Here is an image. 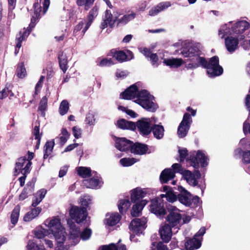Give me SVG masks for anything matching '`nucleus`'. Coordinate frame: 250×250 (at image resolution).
<instances>
[{"mask_svg":"<svg viewBox=\"0 0 250 250\" xmlns=\"http://www.w3.org/2000/svg\"><path fill=\"white\" fill-rule=\"evenodd\" d=\"M181 53L188 61H199L201 66L207 69V73L210 78H214L222 75L223 73V67L219 65V59L217 56L210 58L208 61L203 57H200L201 51L195 46L188 45L183 47Z\"/></svg>","mask_w":250,"mask_h":250,"instance_id":"nucleus-1","label":"nucleus"},{"mask_svg":"<svg viewBox=\"0 0 250 250\" xmlns=\"http://www.w3.org/2000/svg\"><path fill=\"white\" fill-rule=\"evenodd\" d=\"M208 157L201 150L190 152L189 157L187 158V161L189 162L191 166L195 169L193 172L189 170H186L184 173V176L188 184L193 187L198 186L201 188V186L198 185V179L201 178V173L199 170V164L202 167H206L208 163L207 160Z\"/></svg>","mask_w":250,"mask_h":250,"instance_id":"nucleus-2","label":"nucleus"},{"mask_svg":"<svg viewBox=\"0 0 250 250\" xmlns=\"http://www.w3.org/2000/svg\"><path fill=\"white\" fill-rule=\"evenodd\" d=\"M151 97L153 98L147 90L145 89L139 90L136 97V99L134 102L147 111L154 112L158 108V105L152 101L150 99Z\"/></svg>","mask_w":250,"mask_h":250,"instance_id":"nucleus-3","label":"nucleus"},{"mask_svg":"<svg viewBox=\"0 0 250 250\" xmlns=\"http://www.w3.org/2000/svg\"><path fill=\"white\" fill-rule=\"evenodd\" d=\"M48 226L54 236L58 246L61 247L66 240V233L64 228L61 225L60 219L53 218L49 221Z\"/></svg>","mask_w":250,"mask_h":250,"instance_id":"nucleus-4","label":"nucleus"},{"mask_svg":"<svg viewBox=\"0 0 250 250\" xmlns=\"http://www.w3.org/2000/svg\"><path fill=\"white\" fill-rule=\"evenodd\" d=\"M107 55L112 57L119 63L129 61L133 59L134 57L131 51L128 49L120 50L118 48L111 49Z\"/></svg>","mask_w":250,"mask_h":250,"instance_id":"nucleus-5","label":"nucleus"},{"mask_svg":"<svg viewBox=\"0 0 250 250\" xmlns=\"http://www.w3.org/2000/svg\"><path fill=\"white\" fill-rule=\"evenodd\" d=\"M167 209L168 215L166 217V221L168 224L171 225L172 227H175L180 224L182 219L180 210L174 206L167 207Z\"/></svg>","mask_w":250,"mask_h":250,"instance_id":"nucleus-6","label":"nucleus"},{"mask_svg":"<svg viewBox=\"0 0 250 250\" xmlns=\"http://www.w3.org/2000/svg\"><path fill=\"white\" fill-rule=\"evenodd\" d=\"M113 14L114 16L110 10L108 9L105 10L103 21L101 23V29H104L108 26L111 28L114 26L117 20V18H118L121 14L119 12V10H117L115 12H114Z\"/></svg>","mask_w":250,"mask_h":250,"instance_id":"nucleus-7","label":"nucleus"},{"mask_svg":"<svg viewBox=\"0 0 250 250\" xmlns=\"http://www.w3.org/2000/svg\"><path fill=\"white\" fill-rule=\"evenodd\" d=\"M164 204L163 201L157 197L151 201L150 210L157 216L163 218L167 214V209L164 207Z\"/></svg>","mask_w":250,"mask_h":250,"instance_id":"nucleus-8","label":"nucleus"},{"mask_svg":"<svg viewBox=\"0 0 250 250\" xmlns=\"http://www.w3.org/2000/svg\"><path fill=\"white\" fill-rule=\"evenodd\" d=\"M69 212L71 218L77 224L82 223L88 215L87 211H84L83 208L76 206H72Z\"/></svg>","mask_w":250,"mask_h":250,"instance_id":"nucleus-9","label":"nucleus"},{"mask_svg":"<svg viewBox=\"0 0 250 250\" xmlns=\"http://www.w3.org/2000/svg\"><path fill=\"white\" fill-rule=\"evenodd\" d=\"M135 124L140 134L143 136H147L151 132L152 126L149 118H142Z\"/></svg>","mask_w":250,"mask_h":250,"instance_id":"nucleus-10","label":"nucleus"},{"mask_svg":"<svg viewBox=\"0 0 250 250\" xmlns=\"http://www.w3.org/2000/svg\"><path fill=\"white\" fill-rule=\"evenodd\" d=\"M145 218L140 219L136 218L133 219L129 226V229L137 235L142 233L146 229V221Z\"/></svg>","mask_w":250,"mask_h":250,"instance_id":"nucleus-11","label":"nucleus"},{"mask_svg":"<svg viewBox=\"0 0 250 250\" xmlns=\"http://www.w3.org/2000/svg\"><path fill=\"white\" fill-rule=\"evenodd\" d=\"M133 142L125 138H118L115 141V146L117 149L121 151H130Z\"/></svg>","mask_w":250,"mask_h":250,"instance_id":"nucleus-12","label":"nucleus"},{"mask_svg":"<svg viewBox=\"0 0 250 250\" xmlns=\"http://www.w3.org/2000/svg\"><path fill=\"white\" fill-rule=\"evenodd\" d=\"M178 190L180 192V193L177 195V199H178L179 201L187 207L191 206L192 203L190 199V197L191 196L190 193L182 186L178 187Z\"/></svg>","mask_w":250,"mask_h":250,"instance_id":"nucleus-13","label":"nucleus"},{"mask_svg":"<svg viewBox=\"0 0 250 250\" xmlns=\"http://www.w3.org/2000/svg\"><path fill=\"white\" fill-rule=\"evenodd\" d=\"M139 89L136 84H133L126 88L120 94L122 99L125 100H132L136 98Z\"/></svg>","mask_w":250,"mask_h":250,"instance_id":"nucleus-14","label":"nucleus"},{"mask_svg":"<svg viewBox=\"0 0 250 250\" xmlns=\"http://www.w3.org/2000/svg\"><path fill=\"white\" fill-rule=\"evenodd\" d=\"M172 228L171 225L165 224L160 229L159 233L161 238L165 243H168L171 238Z\"/></svg>","mask_w":250,"mask_h":250,"instance_id":"nucleus-15","label":"nucleus"},{"mask_svg":"<svg viewBox=\"0 0 250 250\" xmlns=\"http://www.w3.org/2000/svg\"><path fill=\"white\" fill-rule=\"evenodd\" d=\"M225 44L227 50L232 53L238 48L239 40L237 38L228 36L225 38Z\"/></svg>","mask_w":250,"mask_h":250,"instance_id":"nucleus-16","label":"nucleus"},{"mask_svg":"<svg viewBox=\"0 0 250 250\" xmlns=\"http://www.w3.org/2000/svg\"><path fill=\"white\" fill-rule=\"evenodd\" d=\"M99 8L98 6L95 5L93 8L89 11L88 15L87 16V21L86 23L85 26L83 29L82 32L84 34L85 32L89 28L92 23L94 21V19L98 15Z\"/></svg>","mask_w":250,"mask_h":250,"instance_id":"nucleus-17","label":"nucleus"},{"mask_svg":"<svg viewBox=\"0 0 250 250\" xmlns=\"http://www.w3.org/2000/svg\"><path fill=\"white\" fill-rule=\"evenodd\" d=\"M250 23L246 21H241L236 22L232 27L231 30L236 34L243 33L250 28Z\"/></svg>","mask_w":250,"mask_h":250,"instance_id":"nucleus-18","label":"nucleus"},{"mask_svg":"<svg viewBox=\"0 0 250 250\" xmlns=\"http://www.w3.org/2000/svg\"><path fill=\"white\" fill-rule=\"evenodd\" d=\"M148 150V148L147 145L136 142L133 143L130 152L135 155H142L146 154Z\"/></svg>","mask_w":250,"mask_h":250,"instance_id":"nucleus-19","label":"nucleus"},{"mask_svg":"<svg viewBox=\"0 0 250 250\" xmlns=\"http://www.w3.org/2000/svg\"><path fill=\"white\" fill-rule=\"evenodd\" d=\"M100 184V178L97 175L96 172H95V175L93 177L89 179H84L83 180V186L86 188L95 189L98 188Z\"/></svg>","mask_w":250,"mask_h":250,"instance_id":"nucleus-20","label":"nucleus"},{"mask_svg":"<svg viewBox=\"0 0 250 250\" xmlns=\"http://www.w3.org/2000/svg\"><path fill=\"white\" fill-rule=\"evenodd\" d=\"M146 192L140 188H136L131 190V202L136 203L146 196Z\"/></svg>","mask_w":250,"mask_h":250,"instance_id":"nucleus-21","label":"nucleus"},{"mask_svg":"<svg viewBox=\"0 0 250 250\" xmlns=\"http://www.w3.org/2000/svg\"><path fill=\"white\" fill-rule=\"evenodd\" d=\"M148 201L146 200H142L140 202L134 203L131 210V214L133 217H138L140 215L144 207L147 204Z\"/></svg>","mask_w":250,"mask_h":250,"instance_id":"nucleus-22","label":"nucleus"},{"mask_svg":"<svg viewBox=\"0 0 250 250\" xmlns=\"http://www.w3.org/2000/svg\"><path fill=\"white\" fill-rule=\"evenodd\" d=\"M118 127L122 129H128L134 131L136 129L135 123L132 121H128L124 119H121L117 122Z\"/></svg>","mask_w":250,"mask_h":250,"instance_id":"nucleus-23","label":"nucleus"},{"mask_svg":"<svg viewBox=\"0 0 250 250\" xmlns=\"http://www.w3.org/2000/svg\"><path fill=\"white\" fill-rule=\"evenodd\" d=\"M59 66L62 72L65 73L68 69V58L63 51H60L58 54Z\"/></svg>","mask_w":250,"mask_h":250,"instance_id":"nucleus-24","label":"nucleus"},{"mask_svg":"<svg viewBox=\"0 0 250 250\" xmlns=\"http://www.w3.org/2000/svg\"><path fill=\"white\" fill-rule=\"evenodd\" d=\"M30 33V29L28 30L25 28H24L22 30H21L19 32L15 40L17 43V48H20L21 47L22 42L26 40Z\"/></svg>","mask_w":250,"mask_h":250,"instance_id":"nucleus-25","label":"nucleus"},{"mask_svg":"<svg viewBox=\"0 0 250 250\" xmlns=\"http://www.w3.org/2000/svg\"><path fill=\"white\" fill-rule=\"evenodd\" d=\"M174 176V172L171 169L166 168L161 172L160 176V180L162 184L167 183L169 180L173 179Z\"/></svg>","mask_w":250,"mask_h":250,"instance_id":"nucleus-26","label":"nucleus"},{"mask_svg":"<svg viewBox=\"0 0 250 250\" xmlns=\"http://www.w3.org/2000/svg\"><path fill=\"white\" fill-rule=\"evenodd\" d=\"M201 246V241L195 238H189L185 244V248L186 250H194L199 249Z\"/></svg>","mask_w":250,"mask_h":250,"instance_id":"nucleus-27","label":"nucleus"},{"mask_svg":"<svg viewBox=\"0 0 250 250\" xmlns=\"http://www.w3.org/2000/svg\"><path fill=\"white\" fill-rule=\"evenodd\" d=\"M34 208L27 212L23 217V220L25 222H29L37 217L42 211L41 207H34Z\"/></svg>","mask_w":250,"mask_h":250,"instance_id":"nucleus-28","label":"nucleus"},{"mask_svg":"<svg viewBox=\"0 0 250 250\" xmlns=\"http://www.w3.org/2000/svg\"><path fill=\"white\" fill-rule=\"evenodd\" d=\"M136 17V14L134 13H131V14H125L122 17L119 19L117 18L116 21L117 26H122L127 24L129 21L133 20Z\"/></svg>","mask_w":250,"mask_h":250,"instance_id":"nucleus-29","label":"nucleus"},{"mask_svg":"<svg viewBox=\"0 0 250 250\" xmlns=\"http://www.w3.org/2000/svg\"><path fill=\"white\" fill-rule=\"evenodd\" d=\"M47 193L46 189L42 188L37 192L35 194V198L32 200L31 206L33 207H37L44 198Z\"/></svg>","mask_w":250,"mask_h":250,"instance_id":"nucleus-30","label":"nucleus"},{"mask_svg":"<svg viewBox=\"0 0 250 250\" xmlns=\"http://www.w3.org/2000/svg\"><path fill=\"white\" fill-rule=\"evenodd\" d=\"M55 146L54 140H52L51 141H47L43 147V158L44 160L46 159L49 156L51 155L54 146Z\"/></svg>","mask_w":250,"mask_h":250,"instance_id":"nucleus-31","label":"nucleus"},{"mask_svg":"<svg viewBox=\"0 0 250 250\" xmlns=\"http://www.w3.org/2000/svg\"><path fill=\"white\" fill-rule=\"evenodd\" d=\"M163 62L171 68H178L182 64L183 61L182 59L179 58L166 59H164Z\"/></svg>","mask_w":250,"mask_h":250,"instance_id":"nucleus-32","label":"nucleus"},{"mask_svg":"<svg viewBox=\"0 0 250 250\" xmlns=\"http://www.w3.org/2000/svg\"><path fill=\"white\" fill-rule=\"evenodd\" d=\"M152 131L155 138L162 139L164 134V128L163 125L154 124L151 126Z\"/></svg>","mask_w":250,"mask_h":250,"instance_id":"nucleus-33","label":"nucleus"},{"mask_svg":"<svg viewBox=\"0 0 250 250\" xmlns=\"http://www.w3.org/2000/svg\"><path fill=\"white\" fill-rule=\"evenodd\" d=\"M121 219V216L118 213H112L106 218V224L109 226H114L120 222Z\"/></svg>","mask_w":250,"mask_h":250,"instance_id":"nucleus-34","label":"nucleus"},{"mask_svg":"<svg viewBox=\"0 0 250 250\" xmlns=\"http://www.w3.org/2000/svg\"><path fill=\"white\" fill-rule=\"evenodd\" d=\"M77 173L82 178H86L92 176L90 167H77Z\"/></svg>","mask_w":250,"mask_h":250,"instance_id":"nucleus-35","label":"nucleus"},{"mask_svg":"<svg viewBox=\"0 0 250 250\" xmlns=\"http://www.w3.org/2000/svg\"><path fill=\"white\" fill-rule=\"evenodd\" d=\"M20 212V206L17 205L13 209L10 216L11 223L14 225H15L18 221Z\"/></svg>","mask_w":250,"mask_h":250,"instance_id":"nucleus-36","label":"nucleus"},{"mask_svg":"<svg viewBox=\"0 0 250 250\" xmlns=\"http://www.w3.org/2000/svg\"><path fill=\"white\" fill-rule=\"evenodd\" d=\"M16 73L18 78L22 79L26 75V70L23 62L18 63Z\"/></svg>","mask_w":250,"mask_h":250,"instance_id":"nucleus-37","label":"nucleus"},{"mask_svg":"<svg viewBox=\"0 0 250 250\" xmlns=\"http://www.w3.org/2000/svg\"><path fill=\"white\" fill-rule=\"evenodd\" d=\"M96 0H77L76 4L78 6H83L85 11L88 10L93 5Z\"/></svg>","mask_w":250,"mask_h":250,"instance_id":"nucleus-38","label":"nucleus"},{"mask_svg":"<svg viewBox=\"0 0 250 250\" xmlns=\"http://www.w3.org/2000/svg\"><path fill=\"white\" fill-rule=\"evenodd\" d=\"M130 202L128 199L120 200L118 205L120 212L123 214L124 212H125L130 207Z\"/></svg>","mask_w":250,"mask_h":250,"instance_id":"nucleus-39","label":"nucleus"},{"mask_svg":"<svg viewBox=\"0 0 250 250\" xmlns=\"http://www.w3.org/2000/svg\"><path fill=\"white\" fill-rule=\"evenodd\" d=\"M36 182V178H32L29 181L26 185V186L23 188V190L28 194L29 196L32 195L35 188V183Z\"/></svg>","mask_w":250,"mask_h":250,"instance_id":"nucleus-40","label":"nucleus"},{"mask_svg":"<svg viewBox=\"0 0 250 250\" xmlns=\"http://www.w3.org/2000/svg\"><path fill=\"white\" fill-rule=\"evenodd\" d=\"M189 126L182 124L180 123L177 130V134L180 138H184L186 136L190 128Z\"/></svg>","mask_w":250,"mask_h":250,"instance_id":"nucleus-41","label":"nucleus"},{"mask_svg":"<svg viewBox=\"0 0 250 250\" xmlns=\"http://www.w3.org/2000/svg\"><path fill=\"white\" fill-rule=\"evenodd\" d=\"M28 250H45L43 243L38 244L37 242L29 241L27 245Z\"/></svg>","mask_w":250,"mask_h":250,"instance_id":"nucleus-42","label":"nucleus"},{"mask_svg":"<svg viewBox=\"0 0 250 250\" xmlns=\"http://www.w3.org/2000/svg\"><path fill=\"white\" fill-rule=\"evenodd\" d=\"M48 99L46 96H43L39 103L38 111H40L42 116H45V111L47 108Z\"/></svg>","mask_w":250,"mask_h":250,"instance_id":"nucleus-43","label":"nucleus"},{"mask_svg":"<svg viewBox=\"0 0 250 250\" xmlns=\"http://www.w3.org/2000/svg\"><path fill=\"white\" fill-rule=\"evenodd\" d=\"M13 84L7 83L4 88L0 91V99L3 100L9 96V89L13 88Z\"/></svg>","mask_w":250,"mask_h":250,"instance_id":"nucleus-44","label":"nucleus"},{"mask_svg":"<svg viewBox=\"0 0 250 250\" xmlns=\"http://www.w3.org/2000/svg\"><path fill=\"white\" fill-rule=\"evenodd\" d=\"M165 6L162 3H159L156 6L152 8L149 11V15L151 16H154L157 15L159 12L164 10Z\"/></svg>","mask_w":250,"mask_h":250,"instance_id":"nucleus-45","label":"nucleus"},{"mask_svg":"<svg viewBox=\"0 0 250 250\" xmlns=\"http://www.w3.org/2000/svg\"><path fill=\"white\" fill-rule=\"evenodd\" d=\"M69 109V104L66 100H63L60 105L59 107V113L63 116L65 115L68 111Z\"/></svg>","mask_w":250,"mask_h":250,"instance_id":"nucleus-46","label":"nucleus"},{"mask_svg":"<svg viewBox=\"0 0 250 250\" xmlns=\"http://www.w3.org/2000/svg\"><path fill=\"white\" fill-rule=\"evenodd\" d=\"M81 206L80 208H83L84 211H87L89 204L91 203V199L89 196H85L83 198L81 201Z\"/></svg>","mask_w":250,"mask_h":250,"instance_id":"nucleus-47","label":"nucleus"},{"mask_svg":"<svg viewBox=\"0 0 250 250\" xmlns=\"http://www.w3.org/2000/svg\"><path fill=\"white\" fill-rule=\"evenodd\" d=\"M26 161V157L25 156L19 158L18 161L15 164V172H17L18 170L21 171Z\"/></svg>","mask_w":250,"mask_h":250,"instance_id":"nucleus-48","label":"nucleus"},{"mask_svg":"<svg viewBox=\"0 0 250 250\" xmlns=\"http://www.w3.org/2000/svg\"><path fill=\"white\" fill-rule=\"evenodd\" d=\"M136 159L134 158H124L120 160V164L123 167H129L136 163Z\"/></svg>","mask_w":250,"mask_h":250,"instance_id":"nucleus-49","label":"nucleus"},{"mask_svg":"<svg viewBox=\"0 0 250 250\" xmlns=\"http://www.w3.org/2000/svg\"><path fill=\"white\" fill-rule=\"evenodd\" d=\"M118 109L125 112L126 114L130 116L131 118H136L138 115L135 111L129 109L127 107L124 106L120 105L118 106Z\"/></svg>","mask_w":250,"mask_h":250,"instance_id":"nucleus-50","label":"nucleus"},{"mask_svg":"<svg viewBox=\"0 0 250 250\" xmlns=\"http://www.w3.org/2000/svg\"><path fill=\"white\" fill-rule=\"evenodd\" d=\"M167 200L169 202L173 203L177 200V195L174 193L173 189L167 192Z\"/></svg>","mask_w":250,"mask_h":250,"instance_id":"nucleus-51","label":"nucleus"},{"mask_svg":"<svg viewBox=\"0 0 250 250\" xmlns=\"http://www.w3.org/2000/svg\"><path fill=\"white\" fill-rule=\"evenodd\" d=\"M91 234V229L89 228H85L82 232L80 237L83 240H86L90 237Z\"/></svg>","mask_w":250,"mask_h":250,"instance_id":"nucleus-52","label":"nucleus"},{"mask_svg":"<svg viewBox=\"0 0 250 250\" xmlns=\"http://www.w3.org/2000/svg\"><path fill=\"white\" fill-rule=\"evenodd\" d=\"M192 122L190 115L188 113H185L184 115L183 120L181 123L190 126Z\"/></svg>","mask_w":250,"mask_h":250,"instance_id":"nucleus-53","label":"nucleus"},{"mask_svg":"<svg viewBox=\"0 0 250 250\" xmlns=\"http://www.w3.org/2000/svg\"><path fill=\"white\" fill-rule=\"evenodd\" d=\"M114 63L112 61L111 59L104 58L101 60L98 65L101 67L104 66H109L113 65Z\"/></svg>","mask_w":250,"mask_h":250,"instance_id":"nucleus-54","label":"nucleus"},{"mask_svg":"<svg viewBox=\"0 0 250 250\" xmlns=\"http://www.w3.org/2000/svg\"><path fill=\"white\" fill-rule=\"evenodd\" d=\"M107 247L109 250H127L126 246L124 244L117 246L114 243H111L107 245Z\"/></svg>","mask_w":250,"mask_h":250,"instance_id":"nucleus-55","label":"nucleus"},{"mask_svg":"<svg viewBox=\"0 0 250 250\" xmlns=\"http://www.w3.org/2000/svg\"><path fill=\"white\" fill-rule=\"evenodd\" d=\"M34 14L40 16V13L42 11V7L40 3L38 2V0H36V1L33 4Z\"/></svg>","mask_w":250,"mask_h":250,"instance_id":"nucleus-56","label":"nucleus"},{"mask_svg":"<svg viewBox=\"0 0 250 250\" xmlns=\"http://www.w3.org/2000/svg\"><path fill=\"white\" fill-rule=\"evenodd\" d=\"M40 16L33 15L31 19V22L29 25V26L26 28L28 30L30 29V32L32 31V29L34 28L38 20L40 18Z\"/></svg>","mask_w":250,"mask_h":250,"instance_id":"nucleus-57","label":"nucleus"},{"mask_svg":"<svg viewBox=\"0 0 250 250\" xmlns=\"http://www.w3.org/2000/svg\"><path fill=\"white\" fill-rule=\"evenodd\" d=\"M180 157V162H183L188 155V150L187 148L179 149L178 150Z\"/></svg>","mask_w":250,"mask_h":250,"instance_id":"nucleus-58","label":"nucleus"},{"mask_svg":"<svg viewBox=\"0 0 250 250\" xmlns=\"http://www.w3.org/2000/svg\"><path fill=\"white\" fill-rule=\"evenodd\" d=\"M190 62L188 64H186L185 65V67L188 69H194L198 67H199L200 66H201V64L199 62V61H197L196 62L194 61H190Z\"/></svg>","mask_w":250,"mask_h":250,"instance_id":"nucleus-59","label":"nucleus"},{"mask_svg":"<svg viewBox=\"0 0 250 250\" xmlns=\"http://www.w3.org/2000/svg\"><path fill=\"white\" fill-rule=\"evenodd\" d=\"M242 162L244 164L250 163V150L243 152Z\"/></svg>","mask_w":250,"mask_h":250,"instance_id":"nucleus-60","label":"nucleus"},{"mask_svg":"<svg viewBox=\"0 0 250 250\" xmlns=\"http://www.w3.org/2000/svg\"><path fill=\"white\" fill-rule=\"evenodd\" d=\"M32 134L35 137V139L41 138L42 136V132L40 133V126L35 125L32 132Z\"/></svg>","mask_w":250,"mask_h":250,"instance_id":"nucleus-61","label":"nucleus"},{"mask_svg":"<svg viewBox=\"0 0 250 250\" xmlns=\"http://www.w3.org/2000/svg\"><path fill=\"white\" fill-rule=\"evenodd\" d=\"M95 119L94 118V116L92 113H88L86 115L85 122L86 124L92 125H93L95 122Z\"/></svg>","mask_w":250,"mask_h":250,"instance_id":"nucleus-62","label":"nucleus"},{"mask_svg":"<svg viewBox=\"0 0 250 250\" xmlns=\"http://www.w3.org/2000/svg\"><path fill=\"white\" fill-rule=\"evenodd\" d=\"M72 132L76 139H79L82 137V129L77 126H74L72 128Z\"/></svg>","mask_w":250,"mask_h":250,"instance_id":"nucleus-63","label":"nucleus"},{"mask_svg":"<svg viewBox=\"0 0 250 250\" xmlns=\"http://www.w3.org/2000/svg\"><path fill=\"white\" fill-rule=\"evenodd\" d=\"M32 164V162H28L26 164L25 167L24 168H22L21 171V172L23 175H26L27 173L30 172V168Z\"/></svg>","mask_w":250,"mask_h":250,"instance_id":"nucleus-64","label":"nucleus"}]
</instances>
